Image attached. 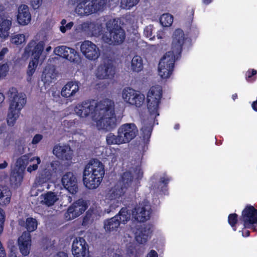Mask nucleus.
<instances>
[{
    "instance_id": "nucleus-12",
    "label": "nucleus",
    "mask_w": 257,
    "mask_h": 257,
    "mask_svg": "<svg viewBox=\"0 0 257 257\" xmlns=\"http://www.w3.org/2000/svg\"><path fill=\"white\" fill-rule=\"evenodd\" d=\"M72 252L74 257L88 256V246L83 237H76L74 239L72 245Z\"/></svg>"
},
{
    "instance_id": "nucleus-29",
    "label": "nucleus",
    "mask_w": 257,
    "mask_h": 257,
    "mask_svg": "<svg viewBox=\"0 0 257 257\" xmlns=\"http://www.w3.org/2000/svg\"><path fill=\"white\" fill-rule=\"evenodd\" d=\"M134 177L131 172L126 171L121 175L120 182L117 184L125 187V191L133 182Z\"/></svg>"
},
{
    "instance_id": "nucleus-42",
    "label": "nucleus",
    "mask_w": 257,
    "mask_h": 257,
    "mask_svg": "<svg viewBox=\"0 0 257 257\" xmlns=\"http://www.w3.org/2000/svg\"><path fill=\"white\" fill-rule=\"evenodd\" d=\"M39 60L33 59L29 62L27 74L29 77H31L35 71V69L37 66Z\"/></svg>"
},
{
    "instance_id": "nucleus-5",
    "label": "nucleus",
    "mask_w": 257,
    "mask_h": 257,
    "mask_svg": "<svg viewBox=\"0 0 257 257\" xmlns=\"http://www.w3.org/2000/svg\"><path fill=\"white\" fill-rule=\"evenodd\" d=\"M162 95V88L159 85L152 86L148 92L147 95V108L151 116H154L156 117L159 115L158 110Z\"/></svg>"
},
{
    "instance_id": "nucleus-48",
    "label": "nucleus",
    "mask_w": 257,
    "mask_h": 257,
    "mask_svg": "<svg viewBox=\"0 0 257 257\" xmlns=\"http://www.w3.org/2000/svg\"><path fill=\"white\" fill-rule=\"evenodd\" d=\"M43 139V136L41 134L36 135L33 138L32 144H37L39 143Z\"/></svg>"
},
{
    "instance_id": "nucleus-27",
    "label": "nucleus",
    "mask_w": 257,
    "mask_h": 257,
    "mask_svg": "<svg viewBox=\"0 0 257 257\" xmlns=\"http://www.w3.org/2000/svg\"><path fill=\"white\" fill-rule=\"evenodd\" d=\"M11 197L12 192L8 187L0 186V206L8 205L10 203Z\"/></svg>"
},
{
    "instance_id": "nucleus-30",
    "label": "nucleus",
    "mask_w": 257,
    "mask_h": 257,
    "mask_svg": "<svg viewBox=\"0 0 257 257\" xmlns=\"http://www.w3.org/2000/svg\"><path fill=\"white\" fill-rule=\"evenodd\" d=\"M12 25L11 20L7 19H2L0 23V37L6 38L9 35V30Z\"/></svg>"
},
{
    "instance_id": "nucleus-8",
    "label": "nucleus",
    "mask_w": 257,
    "mask_h": 257,
    "mask_svg": "<svg viewBox=\"0 0 257 257\" xmlns=\"http://www.w3.org/2000/svg\"><path fill=\"white\" fill-rule=\"evenodd\" d=\"M88 208L87 203L83 199H79L74 201L67 209L65 213L67 220L74 219L83 214Z\"/></svg>"
},
{
    "instance_id": "nucleus-55",
    "label": "nucleus",
    "mask_w": 257,
    "mask_h": 257,
    "mask_svg": "<svg viewBox=\"0 0 257 257\" xmlns=\"http://www.w3.org/2000/svg\"><path fill=\"white\" fill-rule=\"evenodd\" d=\"M8 257H17L16 252L15 250L11 249L8 255Z\"/></svg>"
},
{
    "instance_id": "nucleus-59",
    "label": "nucleus",
    "mask_w": 257,
    "mask_h": 257,
    "mask_svg": "<svg viewBox=\"0 0 257 257\" xmlns=\"http://www.w3.org/2000/svg\"><path fill=\"white\" fill-rule=\"evenodd\" d=\"M60 30L61 32L62 33H65V32H66V30H67V29H66V27H65V26H61L60 27Z\"/></svg>"
},
{
    "instance_id": "nucleus-40",
    "label": "nucleus",
    "mask_w": 257,
    "mask_h": 257,
    "mask_svg": "<svg viewBox=\"0 0 257 257\" xmlns=\"http://www.w3.org/2000/svg\"><path fill=\"white\" fill-rule=\"evenodd\" d=\"M238 221V216L235 213H231L228 216V223L231 226L233 231H235L237 229L236 224Z\"/></svg>"
},
{
    "instance_id": "nucleus-31",
    "label": "nucleus",
    "mask_w": 257,
    "mask_h": 257,
    "mask_svg": "<svg viewBox=\"0 0 257 257\" xmlns=\"http://www.w3.org/2000/svg\"><path fill=\"white\" fill-rule=\"evenodd\" d=\"M68 2L69 4L72 6L77 5L75 8L76 13L78 15L83 16V11L81 12L80 11H84L85 6L88 3V0H69Z\"/></svg>"
},
{
    "instance_id": "nucleus-19",
    "label": "nucleus",
    "mask_w": 257,
    "mask_h": 257,
    "mask_svg": "<svg viewBox=\"0 0 257 257\" xmlns=\"http://www.w3.org/2000/svg\"><path fill=\"white\" fill-rule=\"evenodd\" d=\"M23 163V160L19 159L17 161V165L11 172L10 181L16 185H20L23 180L24 171L25 169Z\"/></svg>"
},
{
    "instance_id": "nucleus-51",
    "label": "nucleus",
    "mask_w": 257,
    "mask_h": 257,
    "mask_svg": "<svg viewBox=\"0 0 257 257\" xmlns=\"http://www.w3.org/2000/svg\"><path fill=\"white\" fill-rule=\"evenodd\" d=\"M247 228H243L242 230V235L243 237H248L250 235V231L248 230H247Z\"/></svg>"
},
{
    "instance_id": "nucleus-62",
    "label": "nucleus",
    "mask_w": 257,
    "mask_h": 257,
    "mask_svg": "<svg viewBox=\"0 0 257 257\" xmlns=\"http://www.w3.org/2000/svg\"><path fill=\"white\" fill-rule=\"evenodd\" d=\"M6 127L5 126H1L0 127V133L2 134L4 131L6 130Z\"/></svg>"
},
{
    "instance_id": "nucleus-22",
    "label": "nucleus",
    "mask_w": 257,
    "mask_h": 257,
    "mask_svg": "<svg viewBox=\"0 0 257 257\" xmlns=\"http://www.w3.org/2000/svg\"><path fill=\"white\" fill-rule=\"evenodd\" d=\"M85 6L84 11L83 10V16H88L99 11H102L106 5V0H91ZM81 12L82 10L80 11Z\"/></svg>"
},
{
    "instance_id": "nucleus-47",
    "label": "nucleus",
    "mask_w": 257,
    "mask_h": 257,
    "mask_svg": "<svg viewBox=\"0 0 257 257\" xmlns=\"http://www.w3.org/2000/svg\"><path fill=\"white\" fill-rule=\"evenodd\" d=\"M5 220V215L4 210L0 209V234L2 233L4 230V222Z\"/></svg>"
},
{
    "instance_id": "nucleus-13",
    "label": "nucleus",
    "mask_w": 257,
    "mask_h": 257,
    "mask_svg": "<svg viewBox=\"0 0 257 257\" xmlns=\"http://www.w3.org/2000/svg\"><path fill=\"white\" fill-rule=\"evenodd\" d=\"M83 55L90 60H95L100 56V51L96 45L89 41H85L81 45Z\"/></svg>"
},
{
    "instance_id": "nucleus-26",
    "label": "nucleus",
    "mask_w": 257,
    "mask_h": 257,
    "mask_svg": "<svg viewBox=\"0 0 257 257\" xmlns=\"http://www.w3.org/2000/svg\"><path fill=\"white\" fill-rule=\"evenodd\" d=\"M120 221L118 219V216H114L104 221V228L107 232L116 231L120 226Z\"/></svg>"
},
{
    "instance_id": "nucleus-33",
    "label": "nucleus",
    "mask_w": 257,
    "mask_h": 257,
    "mask_svg": "<svg viewBox=\"0 0 257 257\" xmlns=\"http://www.w3.org/2000/svg\"><path fill=\"white\" fill-rule=\"evenodd\" d=\"M131 67L134 72H139L143 69V63L142 57L138 55L135 56L131 61Z\"/></svg>"
},
{
    "instance_id": "nucleus-2",
    "label": "nucleus",
    "mask_w": 257,
    "mask_h": 257,
    "mask_svg": "<svg viewBox=\"0 0 257 257\" xmlns=\"http://www.w3.org/2000/svg\"><path fill=\"white\" fill-rule=\"evenodd\" d=\"M185 40L183 31L181 29L175 30L173 36L171 51L166 52L159 63V74L161 78H168L172 74L175 60L181 57Z\"/></svg>"
},
{
    "instance_id": "nucleus-57",
    "label": "nucleus",
    "mask_w": 257,
    "mask_h": 257,
    "mask_svg": "<svg viewBox=\"0 0 257 257\" xmlns=\"http://www.w3.org/2000/svg\"><path fill=\"white\" fill-rule=\"evenodd\" d=\"M73 26V23L71 22L66 24L65 26L67 30H70Z\"/></svg>"
},
{
    "instance_id": "nucleus-41",
    "label": "nucleus",
    "mask_w": 257,
    "mask_h": 257,
    "mask_svg": "<svg viewBox=\"0 0 257 257\" xmlns=\"http://www.w3.org/2000/svg\"><path fill=\"white\" fill-rule=\"evenodd\" d=\"M257 71L254 69H249L245 73V80L249 83L254 82L256 79Z\"/></svg>"
},
{
    "instance_id": "nucleus-56",
    "label": "nucleus",
    "mask_w": 257,
    "mask_h": 257,
    "mask_svg": "<svg viewBox=\"0 0 257 257\" xmlns=\"http://www.w3.org/2000/svg\"><path fill=\"white\" fill-rule=\"evenodd\" d=\"M251 106L254 111H257V100L252 102Z\"/></svg>"
},
{
    "instance_id": "nucleus-24",
    "label": "nucleus",
    "mask_w": 257,
    "mask_h": 257,
    "mask_svg": "<svg viewBox=\"0 0 257 257\" xmlns=\"http://www.w3.org/2000/svg\"><path fill=\"white\" fill-rule=\"evenodd\" d=\"M79 89V82L69 81L62 88L61 94L65 98H70L74 96Z\"/></svg>"
},
{
    "instance_id": "nucleus-36",
    "label": "nucleus",
    "mask_w": 257,
    "mask_h": 257,
    "mask_svg": "<svg viewBox=\"0 0 257 257\" xmlns=\"http://www.w3.org/2000/svg\"><path fill=\"white\" fill-rule=\"evenodd\" d=\"M115 216H118L120 223L125 224L130 219L131 214L127 208L122 207Z\"/></svg>"
},
{
    "instance_id": "nucleus-18",
    "label": "nucleus",
    "mask_w": 257,
    "mask_h": 257,
    "mask_svg": "<svg viewBox=\"0 0 257 257\" xmlns=\"http://www.w3.org/2000/svg\"><path fill=\"white\" fill-rule=\"evenodd\" d=\"M31 235L30 233L24 231L22 235L18 238V245L23 256H28L30 252L32 239Z\"/></svg>"
},
{
    "instance_id": "nucleus-64",
    "label": "nucleus",
    "mask_w": 257,
    "mask_h": 257,
    "mask_svg": "<svg viewBox=\"0 0 257 257\" xmlns=\"http://www.w3.org/2000/svg\"><path fill=\"white\" fill-rule=\"evenodd\" d=\"M174 129L178 130L180 128V124L179 123H176L174 125Z\"/></svg>"
},
{
    "instance_id": "nucleus-10",
    "label": "nucleus",
    "mask_w": 257,
    "mask_h": 257,
    "mask_svg": "<svg viewBox=\"0 0 257 257\" xmlns=\"http://www.w3.org/2000/svg\"><path fill=\"white\" fill-rule=\"evenodd\" d=\"M115 74V67L111 59H105L97 68L96 76L99 79H112Z\"/></svg>"
},
{
    "instance_id": "nucleus-32",
    "label": "nucleus",
    "mask_w": 257,
    "mask_h": 257,
    "mask_svg": "<svg viewBox=\"0 0 257 257\" xmlns=\"http://www.w3.org/2000/svg\"><path fill=\"white\" fill-rule=\"evenodd\" d=\"M171 178L167 176L161 177L157 187V192L165 194L168 191V185Z\"/></svg>"
},
{
    "instance_id": "nucleus-34",
    "label": "nucleus",
    "mask_w": 257,
    "mask_h": 257,
    "mask_svg": "<svg viewBox=\"0 0 257 257\" xmlns=\"http://www.w3.org/2000/svg\"><path fill=\"white\" fill-rule=\"evenodd\" d=\"M41 196L43 198L42 202L48 206L53 205L57 200V196L51 191L48 192Z\"/></svg>"
},
{
    "instance_id": "nucleus-43",
    "label": "nucleus",
    "mask_w": 257,
    "mask_h": 257,
    "mask_svg": "<svg viewBox=\"0 0 257 257\" xmlns=\"http://www.w3.org/2000/svg\"><path fill=\"white\" fill-rule=\"evenodd\" d=\"M140 0H121V6L123 9H130L137 5Z\"/></svg>"
},
{
    "instance_id": "nucleus-23",
    "label": "nucleus",
    "mask_w": 257,
    "mask_h": 257,
    "mask_svg": "<svg viewBox=\"0 0 257 257\" xmlns=\"http://www.w3.org/2000/svg\"><path fill=\"white\" fill-rule=\"evenodd\" d=\"M146 205L136 207L132 211L133 218L138 222H144L150 219L151 211L150 208Z\"/></svg>"
},
{
    "instance_id": "nucleus-44",
    "label": "nucleus",
    "mask_w": 257,
    "mask_h": 257,
    "mask_svg": "<svg viewBox=\"0 0 257 257\" xmlns=\"http://www.w3.org/2000/svg\"><path fill=\"white\" fill-rule=\"evenodd\" d=\"M25 41V36L23 34H18L13 36L11 39V42L16 45L21 44Z\"/></svg>"
},
{
    "instance_id": "nucleus-4",
    "label": "nucleus",
    "mask_w": 257,
    "mask_h": 257,
    "mask_svg": "<svg viewBox=\"0 0 257 257\" xmlns=\"http://www.w3.org/2000/svg\"><path fill=\"white\" fill-rule=\"evenodd\" d=\"M8 96L10 101L9 111L7 116V123L13 126L19 116L21 110L26 103V97L24 94H19L15 87L10 88Z\"/></svg>"
},
{
    "instance_id": "nucleus-38",
    "label": "nucleus",
    "mask_w": 257,
    "mask_h": 257,
    "mask_svg": "<svg viewBox=\"0 0 257 257\" xmlns=\"http://www.w3.org/2000/svg\"><path fill=\"white\" fill-rule=\"evenodd\" d=\"M160 22L164 27H170L173 22V17L168 13L164 14L160 18Z\"/></svg>"
},
{
    "instance_id": "nucleus-14",
    "label": "nucleus",
    "mask_w": 257,
    "mask_h": 257,
    "mask_svg": "<svg viewBox=\"0 0 257 257\" xmlns=\"http://www.w3.org/2000/svg\"><path fill=\"white\" fill-rule=\"evenodd\" d=\"M109 25L110 23H107V27L109 29L110 44L114 45L121 44L125 38L124 31L117 23L114 24L112 29L109 26Z\"/></svg>"
},
{
    "instance_id": "nucleus-53",
    "label": "nucleus",
    "mask_w": 257,
    "mask_h": 257,
    "mask_svg": "<svg viewBox=\"0 0 257 257\" xmlns=\"http://www.w3.org/2000/svg\"><path fill=\"white\" fill-rule=\"evenodd\" d=\"M91 216V214L89 213L88 211H87L86 212V215L83 217V222H87L90 219Z\"/></svg>"
},
{
    "instance_id": "nucleus-7",
    "label": "nucleus",
    "mask_w": 257,
    "mask_h": 257,
    "mask_svg": "<svg viewBox=\"0 0 257 257\" xmlns=\"http://www.w3.org/2000/svg\"><path fill=\"white\" fill-rule=\"evenodd\" d=\"M239 221L243 223L244 228L256 230L254 224H257V209L254 206L247 204L243 209Z\"/></svg>"
},
{
    "instance_id": "nucleus-9",
    "label": "nucleus",
    "mask_w": 257,
    "mask_h": 257,
    "mask_svg": "<svg viewBox=\"0 0 257 257\" xmlns=\"http://www.w3.org/2000/svg\"><path fill=\"white\" fill-rule=\"evenodd\" d=\"M122 97L125 102L138 107H141L145 100L144 94L131 87H126L123 89Z\"/></svg>"
},
{
    "instance_id": "nucleus-49",
    "label": "nucleus",
    "mask_w": 257,
    "mask_h": 257,
    "mask_svg": "<svg viewBox=\"0 0 257 257\" xmlns=\"http://www.w3.org/2000/svg\"><path fill=\"white\" fill-rule=\"evenodd\" d=\"M9 52V49L6 48H3L1 51H0V61H2L4 59L5 55L8 53Z\"/></svg>"
},
{
    "instance_id": "nucleus-58",
    "label": "nucleus",
    "mask_w": 257,
    "mask_h": 257,
    "mask_svg": "<svg viewBox=\"0 0 257 257\" xmlns=\"http://www.w3.org/2000/svg\"><path fill=\"white\" fill-rule=\"evenodd\" d=\"M8 166V163L6 161H4L3 163L0 164V169H3L6 168Z\"/></svg>"
},
{
    "instance_id": "nucleus-63",
    "label": "nucleus",
    "mask_w": 257,
    "mask_h": 257,
    "mask_svg": "<svg viewBox=\"0 0 257 257\" xmlns=\"http://www.w3.org/2000/svg\"><path fill=\"white\" fill-rule=\"evenodd\" d=\"M232 98L234 100H235L236 99H237V93H234V94H232Z\"/></svg>"
},
{
    "instance_id": "nucleus-39",
    "label": "nucleus",
    "mask_w": 257,
    "mask_h": 257,
    "mask_svg": "<svg viewBox=\"0 0 257 257\" xmlns=\"http://www.w3.org/2000/svg\"><path fill=\"white\" fill-rule=\"evenodd\" d=\"M153 130V126L144 125L142 127L141 131L142 132V137L144 141H149L151 137L152 132Z\"/></svg>"
},
{
    "instance_id": "nucleus-21",
    "label": "nucleus",
    "mask_w": 257,
    "mask_h": 257,
    "mask_svg": "<svg viewBox=\"0 0 257 257\" xmlns=\"http://www.w3.org/2000/svg\"><path fill=\"white\" fill-rule=\"evenodd\" d=\"M56 50L58 53L57 55L70 62H77L79 59L78 52L73 48L61 46L57 47Z\"/></svg>"
},
{
    "instance_id": "nucleus-50",
    "label": "nucleus",
    "mask_w": 257,
    "mask_h": 257,
    "mask_svg": "<svg viewBox=\"0 0 257 257\" xmlns=\"http://www.w3.org/2000/svg\"><path fill=\"white\" fill-rule=\"evenodd\" d=\"M148 257H158V253L155 250L152 249L149 252Z\"/></svg>"
},
{
    "instance_id": "nucleus-37",
    "label": "nucleus",
    "mask_w": 257,
    "mask_h": 257,
    "mask_svg": "<svg viewBox=\"0 0 257 257\" xmlns=\"http://www.w3.org/2000/svg\"><path fill=\"white\" fill-rule=\"evenodd\" d=\"M38 226V222L35 218L32 217H28L26 219L25 222V228L27 229L26 232L30 233L37 229Z\"/></svg>"
},
{
    "instance_id": "nucleus-52",
    "label": "nucleus",
    "mask_w": 257,
    "mask_h": 257,
    "mask_svg": "<svg viewBox=\"0 0 257 257\" xmlns=\"http://www.w3.org/2000/svg\"><path fill=\"white\" fill-rule=\"evenodd\" d=\"M54 257H68V255L64 251H59L57 253Z\"/></svg>"
},
{
    "instance_id": "nucleus-11",
    "label": "nucleus",
    "mask_w": 257,
    "mask_h": 257,
    "mask_svg": "<svg viewBox=\"0 0 257 257\" xmlns=\"http://www.w3.org/2000/svg\"><path fill=\"white\" fill-rule=\"evenodd\" d=\"M118 134L122 137L124 143H129L133 140L138 133V130L134 123L122 124L118 129Z\"/></svg>"
},
{
    "instance_id": "nucleus-6",
    "label": "nucleus",
    "mask_w": 257,
    "mask_h": 257,
    "mask_svg": "<svg viewBox=\"0 0 257 257\" xmlns=\"http://www.w3.org/2000/svg\"><path fill=\"white\" fill-rule=\"evenodd\" d=\"M125 192V187L117 184L106 191L105 198L107 202L110 204L111 209H114L119 206Z\"/></svg>"
},
{
    "instance_id": "nucleus-46",
    "label": "nucleus",
    "mask_w": 257,
    "mask_h": 257,
    "mask_svg": "<svg viewBox=\"0 0 257 257\" xmlns=\"http://www.w3.org/2000/svg\"><path fill=\"white\" fill-rule=\"evenodd\" d=\"M153 26L150 25L145 27L144 33L147 37L151 38L153 36Z\"/></svg>"
},
{
    "instance_id": "nucleus-15",
    "label": "nucleus",
    "mask_w": 257,
    "mask_h": 257,
    "mask_svg": "<svg viewBox=\"0 0 257 257\" xmlns=\"http://www.w3.org/2000/svg\"><path fill=\"white\" fill-rule=\"evenodd\" d=\"M153 232V226L150 224L138 225L135 231V239L140 244L145 243L151 237Z\"/></svg>"
},
{
    "instance_id": "nucleus-20",
    "label": "nucleus",
    "mask_w": 257,
    "mask_h": 257,
    "mask_svg": "<svg viewBox=\"0 0 257 257\" xmlns=\"http://www.w3.org/2000/svg\"><path fill=\"white\" fill-rule=\"evenodd\" d=\"M53 153L57 158L63 161H70L73 156V151L68 145H55L53 148Z\"/></svg>"
},
{
    "instance_id": "nucleus-1",
    "label": "nucleus",
    "mask_w": 257,
    "mask_h": 257,
    "mask_svg": "<svg viewBox=\"0 0 257 257\" xmlns=\"http://www.w3.org/2000/svg\"><path fill=\"white\" fill-rule=\"evenodd\" d=\"M77 115L86 117L90 115L96 120L98 130L110 131L116 126L114 104L111 100L105 98L99 102L87 100L78 103L74 108Z\"/></svg>"
},
{
    "instance_id": "nucleus-3",
    "label": "nucleus",
    "mask_w": 257,
    "mask_h": 257,
    "mask_svg": "<svg viewBox=\"0 0 257 257\" xmlns=\"http://www.w3.org/2000/svg\"><path fill=\"white\" fill-rule=\"evenodd\" d=\"M104 174V165L100 161L90 162L83 171L84 184L89 189L97 188L101 184Z\"/></svg>"
},
{
    "instance_id": "nucleus-35",
    "label": "nucleus",
    "mask_w": 257,
    "mask_h": 257,
    "mask_svg": "<svg viewBox=\"0 0 257 257\" xmlns=\"http://www.w3.org/2000/svg\"><path fill=\"white\" fill-rule=\"evenodd\" d=\"M106 142L108 145H120L124 144L122 137L118 134L117 132V135H114L112 133H109L106 137Z\"/></svg>"
},
{
    "instance_id": "nucleus-45",
    "label": "nucleus",
    "mask_w": 257,
    "mask_h": 257,
    "mask_svg": "<svg viewBox=\"0 0 257 257\" xmlns=\"http://www.w3.org/2000/svg\"><path fill=\"white\" fill-rule=\"evenodd\" d=\"M36 161V163L35 164H33V165H30L27 168V171L31 173L33 171H35L38 169V165L41 163V160L39 157H33L31 159V161Z\"/></svg>"
},
{
    "instance_id": "nucleus-60",
    "label": "nucleus",
    "mask_w": 257,
    "mask_h": 257,
    "mask_svg": "<svg viewBox=\"0 0 257 257\" xmlns=\"http://www.w3.org/2000/svg\"><path fill=\"white\" fill-rule=\"evenodd\" d=\"M202 1L204 4L207 5L210 4L212 2V0H202Z\"/></svg>"
},
{
    "instance_id": "nucleus-17",
    "label": "nucleus",
    "mask_w": 257,
    "mask_h": 257,
    "mask_svg": "<svg viewBox=\"0 0 257 257\" xmlns=\"http://www.w3.org/2000/svg\"><path fill=\"white\" fill-rule=\"evenodd\" d=\"M62 184L71 194H75L78 191L77 180L72 172H67L62 177Z\"/></svg>"
},
{
    "instance_id": "nucleus-54",
    "label": "nucleus",
    "mask_w": 257,
    "mask_h": 257,
    "mask_svg": "<svg viewBox=\"0 0 257 257\" xmlns=\"http://www.w3.org/2000/svg\"><path fill=\"white\" fill-rule=\"evenodd\" d=\"M34 3L35 4V6L32 4L33 7L35 9L38 8L40 6V3H41V0H34L32 3Z\"/></svg>"
},
{
    "instance_id": "nucleus-28",
    "label": "nucleus",
    "mask_w": 257,
    "mask_h": 257,
    "mask_svg": "<svg viewBox=\"0 0 257 257\" xmlns=\"http://www.w3.org/2000/svg\"><path fill=\"white\" fill-rule=\"evenodd\" d=\"M51 173L48 170L42 171L36 177L34 184L36 186H42L47 183L51 178Z\"/></svg>"
},
{
    "instance_id": "nucleus-16",
    "label": "nucleus",
    "mask_w": 257,
    "mask_h": 257,
    "mask_svg": "<svg viewBox=\"0 0 257 257\" xmlns=\"http://www.w3.org/2000/svg\"><path fill=\"white\" fill-rule=\"evenodd\" d=\"M44 42L40 41L37 43L36 41H31L26 47L25 54L26 55H31L34 59L39 60L40 57L44 49Z\"/></svg>"
},
{
    "instance_id": "nucleus-25",
    "label": "nucleus",
    "mask_w": 257,
    "mask_h": 257,
    "mask_svg": "<svg viewBox=\"0 0 257 257\" xmlns=\"http://www.w3.org/2000/svg\"><path fill=\"white\" fill-rule=\"evenodd\" d=\"M31 16L27 6L23 5L18 9L17 20L18 23L23 26L28 25L31 21Z\"/></svg>"
},
{
    "instance_id": "nucleus-61",
    "label": "nucleus",
    "mask_w": 257,
    "mask_h": 257,
    "mask_svg": "<svg viewBox=\"0 0 257 257\" xmlns=\"http://www.w3.org/2000/svg\"><path fill=\"white\" fill-rule=\"evenodd\" d=\"M5 99V96L2 93H0V104L2 103Z\"/></svg>"
}]
</instances>
